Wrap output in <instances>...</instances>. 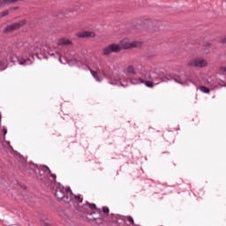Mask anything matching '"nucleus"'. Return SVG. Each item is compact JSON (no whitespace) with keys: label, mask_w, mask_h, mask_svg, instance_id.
Here are the masks:
<instances>
[{"label":"nucleus","mask_w":226,"mask_h":226,"mask_svg":"<svg viewBox=\"0 0 226 226\" xmlns=\"http://www.w3.org/2000/svg\"><path fill=\"white\" fill-rule=\"evenodd\" d=\"M45 52H48L47 47H40L38 44L25 48L20 56H17L15 51L11 49L0 48V70L2 72L6 70L8 63H13V64H19L20 66H29L34 63V56L45 54Z\"/></svg>","instance_id":"obj_1"},{"label":"nucleus","mask_w":226,"mask_h":226,"mask_svg":"<svg viewBox=\"0 0 226 226\" xmlns=\"http://www.w3.org/2000/svg\"><path fill=\"white\" fill-rule=\"evenodd\" d=\"M169 80H172V77L165 78L154 71H148L141 72L139 77L134 76L131 79L126 78L124 72H120L113 75L109 82L111 86H121L122 87H128V84H145L147 87H154L161 82H169Z\"/></svg>","instance_id":"obj_2"},{"label":"nucleus","mask_w":226,"mask_h":226,"mask_svg":"<svg viewBox=\"0 0 226 226\" xmlns=\"http://www.w3.org/2000/svg\"><path fill=\"white\" fill-rule=\"evenodd\" d=\"M19 169L21 172L26 176L38 177V179L42 181V183H44L45 186L48 188H52V182H50L49 177H52L53 181H56V174H52L49 167L38 166L32 162L27 163V160L24 158L23 162L19 163Z\"/></svg>","instance_id":"obj_3"},{"label":"nucleus","mask_w":226,"mask_h":226,"mask_svg":"<svg viewBox=\"0 0 226 226\" xmlns=\"http://www.w3.org/2000/svg\"><path fill=\"white\" fill-rule=\"evenodd\" d=\"M72 189L70 187L64 189V186H63V185L60 183H55V197L58 200H63V202L70 204V196L68 195H70Z\"/></svg>","instance_id":"obj_4"},{"label":"nucleus","mask_w":226,"mask_h":226,"mask_svg":"<svg viewBox=\"0 0 226 226\" xmlns=\"http://www.w3.org/2000/svg\"><path fill=\"white\" fill-rule=\"evenodd\" d=\"M87 206H88V207H90L91 209V213L89 214L90 216H93V215H94V216H93V220L94 222L99 220V222L97 223H102V222H103V217L102 216V214L96 212V205L94 203H89L87 202Z\"/></svg>","instance_id":"obj_5"},{"label":"nucleus","mask_w":226,"mask_h":226,"mask_svg":"<svg viewBox=\"0 0 226 226\" xmlns=\"http://www.w3.org/2000/svg\"><path fill=\"white\" fill-rule=\"evenodd\" d=\"M120 47V50H126L128 49H135V47H139L140 42L139 41H132L128 42V40L124 39L120 41L119 44H117Z\"/></svg>","instance_id":"obj_6"},{"label":"nucleus","mask_w":226,"mask_h":226,"mask_svg":"<svg viewBox=\"0 0 226 226\" xmlns=\"http://www.w3.org/2000/svg\"><path fill=\"white\" fill-rule=\"evenodd\" d=\"M112 219L111 222H116L117 223L123 224L126 223V220L132 223V225L135 226V222L133 221V218L132 216H119L116 215H111Z\"/></svg>","instance_id":"obj_7"},{"label":"nucleus","mask_w":226,"mask_h":226,"mask_svg":"<svg viewBox=\"0 0 226 226\" xmlns=\"http://www.w3.org/2000/svg\"><path fill=\"white\" fill-rule=\"evenodd\" d=\"M112 52H121V47L116 43L110 44L102 49V56H109Z\"/></svg>","instance_id":"obj_8"},{"label":"nucleus","mask_w":226,"mask_h":226,"mask_svg":"<svg viewBox=\"0 0 226 226\" xmlns=\"http://www.w3.org/2000/svg\"><path fill=\"white\" fill-rule=\"evenodd\" d=\"M188 65L195 68H204V66H207V62L204 58H194L188 63Z\"/></svg>","instance_id":"obj_9"},{"label":"nucleus","mask_w":226,"mask_h":226,"mask_svg":"<svg viewBox=\"0 0 226 226\" xmlns=\"http://www.w3.org/2000/svg\"><path fill=\"white\" fill-rule=\"evenodd\" d=\"M173 80H175V82L180 84L181 86H190V84H195V82L192 81V79H190L186 76H180L178 79H173Z\"/></svg>","instance_id":"obj_10"},{"label":"nucleus","mask_w":226,"mask_h":226,"mask_svg":"<svg viewBox=\"0 0 226 226\" xmlns=\"http://www.w3.org/2000/svg\"><path fill=\"white\" fill-rule=\"evenodd\" d=\"M25 24H26L25 21H21L19 23H14L5 27V29L4 30V33H11L12 31H16V29H20V27H22V26H24Z\"/></svg>","instance_id":"obj_11"},{"label":"nucleus","mask_w":226,"mask_h":226,"mask_svg":"<svg viewBox=\"0 0 226 226\" xmlns=\"http://www.w3.org/2000/svg\"><path fill=\"white\" fill-rule=\"evenodd\" d=\"M79 38H94V32L86 31L78 34Z\"/></svg>","instance_id":"obj_12"},{"label":"nucleus","mask_w":226,"mask_h":226,"mask_svg":"<svg viewBox=\"0 0 226 226\" xmlns=\"http://www.w3.org/2000/svg\"><path fill=\"white\" fill-rule=\"evenodd\" d=\"M90 73L92 77H94V79L96 80V82H102V80H103V76H98V72L90 70Z\"/></svg>","instance_id":"obj_13"},{"label":"nucleus","mask_w":226,"mask_h":226,"mask_svg":"<svg viewBox=\"0 0 226 226\" xmlns=\"http://www.w3.org/2000/svg\"><path fill=\"white\" fill-rule=\"evenodd\" d=\"M69 195H70V197H69L70 202H72V200L73 199H75V200H78V202L82 203V198H80V195L75 196V195L73 194V192H72V191H71V192H70Z\"/></svg>","instance_id":"obj_14"},{"label":"nucleus","mask_w":226,"mask_h":226,"mask_svg":"<svg viewBox=\"0 0 226 226\" xmlns=\"http://www.w3.org/2000/svg\"><path fill=\"white\" fill-rule=\"evenodd\" d=\"M126 73H128L129 75H137V72H135V67L133 65L127 66Z\"/></svg>","instance_id":"obj_15"},{"label":"nucleus","mask_w":226,"mask_h":226,"mask_svg":"<svg viewBox=\"0 0 226 226\" xmlns=\"http://www.w3.org/2000/svg\"><path fill=\"white\" fill-rule=\"evenodd\" d=\"M57 45H72V41L66 38H62L58 41Z\"/></svg>","instance_id":"obj_16"},{"label":"nucleus","mask_w":226,"mask_h":226,"mask_svg":"<svg viewBox=\"0 0 226 226\" xmlns=\"http://www.w3.org/2000/svg\"><path fill=\"white\" fill-rule=\"evenodd\" d=\"M200 91H201V93L207 94V93H209V88H207L206 87H200Z\"/></svg>","instance_id":"obj_17"},{"label":"nucleus","mask_w":226,"mask_h":226,"mask_svg":"<svg viewBox=\"0 0 226 226\" xmlns=\"http://www.w3.org/2000/svg\"><path fill=\"white\" fill-rule=\"evenodd\" d=\"M76 64H78L79 68L86 69L87 66L81 62H76Z\"/></svg>","instance_id":"obj_18"},{"label":"nucleus","mask_w":226,"mask_h":226,"mask_svg":"<svg viewBox=\"0 0 226 226\" xmlns=\"http://www.w3.org/2000/svg\"><path fill=\"white\" fill-rule=\"evenodd\" d=\"M8 13H10V11L5 10L2 13H0V17H6V15H8Z\"/></svg>","instance_id":"obj_19"},{"label":"nucleus","mask_w":226,"mask_h":226,"mask_svg":"<svg viewBox=\"0 0 226 226\" xmlns=\"http://www.w3.org/2000/svg\"><path fill=\"white\" fill-rule=\"evenodd\" d=\"M102 212L104 213V215H109V207H102Z\"/></svg>","instance_id":"obj_20"},{"label":"nucleus","mask_w":226,"mask_h":226,"mask_svg":"<svg viewBox=\"0 0 226 226\" xmlns=\"http://www.w3.org/2000/svg\"><path fill=\"white\" fill-rule=\"evenodd\" d=\"M219 72H223L224 73H226V66H221L220 68H219Z\"/></svg>","instance_id":"obj_21"},{"label":"nucleus","mask_w":226,"mask_h":226,"mask_svg":"<svg viewBox=\"0 0 226 226\" xmlns=\"http://www.w3.org/2000/svg\"><path fill=\"white\" fill-rule=\"evenodd\" d=\"M3 133L4 135H6L8 133V130L6 129V127L3 128Z\"/></svg>","instance_id":"obj_22"},{"label":"nucleus","mask_w":226,"mask_h":226,"mask_svg":"<svg viewBox=\"0 0 226 226\" xmlns=\"http://www.w3.org/2000/svg\"><path fill=\"white\" fill-rule=\"evenodd\" d=\"M222 43H226V37L222 41Z\"/></svg>","instance_id":"obj_23"},{"label":"nucleus","mask_w":226,"mask_h":226,"mask_svg":"<svg viewBox=\"0 0 226 226\" xmlns=\"http://www.w3.org/2000/svg\"><path fill=\"white\" fill-rule=\"evenodd\" d=\"M49 56H54V53H51V54L49 53Z\"/></svg>","instance_id":"obj_24"},{"label":"nucleus","mask_w":226,"mask_h":226,"mask_svg":"<svg viewBox=\"0 0 226 226\" xmlns=\"http://www.w3.org/2000/svg\"><path fill=\"white\" fill-rule=\"evenodd\" d=\"M6 142V144H10V141H5Z\"/></svg>","instance_id":"obj_25"},{"label":"nucleus","mask_w":226,"mask_h":226,"mask_svg":"<svg viewBox=\"0 0 226 226\" xmlns=\"http://www.w3.org/2000/svg\"><path fill=\"white\" fill-rule=\"evenodd\" d=\"M1 119H2V117H1V113H0V121H1Z\"/></svg>","instance_id":"obj_26"},{"label":"nucleus","mask_w":226,"mask_h":226,"mask_svg":"<svg viewBox=\"0 0 226 226\" xmlns=\"http://www.w3.org/2000/svg\"><path fill=\"white\" fill-rule=\"evenodd\" d=\"M11 149H13V147H11V146H10Z\"/></svg>","instance_id":"obj_27"}]
</instances>
